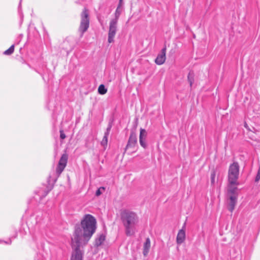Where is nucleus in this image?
Masks as SVG:
<instances>
[{"label": "nucleus", "instance_id": "obj_1", "mask_svg": "<svg viewBox=\"0 0 260 260\" xmlns=\"http://www.w3.org/2000/svg\"><path fill=\"white\" fill-rule=\"evenodd\" d=\"M96 221L90 214H86L81 221L80 225H76L72 238L73 252L71 260H82L83 251L81 248L86 245L95 232Z\"/></svg>", "mask_w": 260, "mask_h": 260}, {"label": "nucleus", "instance_id": "obj_2", "mask_svg": "<svg viewBox=\"0 0 260 260\" xmlns=\"http://www.w3.org/2000/svg\"><path fill=\"white\" fill-rule=\"evenodd\" d=\"M120 215L125 234L127 236L133 235L135 232V226L139 221L138 215L134 212L127 210L122 211Z\"/></svg>", "mask_w": 260, "mask_h": 260}, {"label": "nucleus", "instance_id": "obj_3", "mask_svg": "<svg viewBox=\"0 0 260 260\" xmlns=\"http://www.w3.org/2000/svg\"><path fill=\"white\" fill-rule=\"evenodd\" d=\"M240 167L237 162H234L229 168V183L231 185L239 184L237 180L239 178Z\"/></svg>", "mask_w": 260, "mask_h": 260}, {"label": "nucleus", "instance_id": "obj_4", "mask_svg": "<svg viewBox=\"0 0 260 260\" xmlns=\"http://www.w3.org/2000/svg\"><path fill=\"white\" fill-rule=\"evenodd\" d=\"M81 20L79 31L81 34V36L88 29L89 25V18L87 10L84 8L81 14Z\"/></svg>", "mask_w": 260, "mask_h": 260}, {"label": "nucleus", "instance_id": "obj_5", "mask_svg": "<svg viewBox=\"0 0 260 260\" xmlns=\"http://www.w3.org/2000/svg\"><path fill=\"white\" fill-rule=\"evenodd\" d=\"M137 138L136 134L134 132H132L125 147L124 153L126 150H129L128 153L131 155L137 151Z\"/></svg>", "mask_w": 260, "mask_h": 260}, {"label": "nucleus", "instance_id": "obj_6", "mask_svg": "<svg viewBox=\"0 0 260 260\" xmlns=\"http://www.w3.org/2000/svg\"><path fill=\"white\" fill-rule=\"evenodd\" d=\"M118 21L111 19L109 23L108 42L111 43L114 42V38L117 31Z\"/></svg>", "mask_w": 260, "mask_h": 260}, {"label": "nucleus", "instance_id": "obj_7", "mask_svg": "<svg viewBox=\"0 0 260 260\" xmlns=\"http://www.w3.org/2000/svg\"><path fill=\"white\" fill-rule=\"evenodd\" d=\"M237 188L234 187L232 189H229V194L231 193L232 194L229 197V210L232 212L237 202V193L236 192Z\"/></svg>", "mask_w": 260, "mask_h": 260}, {"label": "nucleus", "instance_id": "obj_8", "mask_svg": "<svg viewBox=\"0 0 260 260\" xmlns=\"http://www.w3.org/2000/svg\"><path fill=\"white\" fill-rule=\"evenodd\" d=\"M68 155L67 153L63 154L58 164L56 169V172L58 177L66 168L68 161Z\"/></svg>", "mask_w": 260, "mask_h": 260}, {"label": "nucleus", "instance_id": "obj_9", "mask_svg": "<svg viewBox=\"0 0 260 260\" xmlns=\"http://www.w3.org/2000/svg\"><path fill=\"white\" fill-rule=\"evenodd\" d=\"M166 48L164 47L162 49L161 53L158 54L157 57L155 59V62L158 65L162 64L166 59Z\"/></svg>", "mask_w": 260, "mask_h": 260}, {"label": "nucleus", "instance_id": "obj_10", "mask_svg": "<svg viewBox=\"0 0 260 260\" xmlns=\"http://www.w3.org/2000/svg\"><path fill=\"white\" fill-rule=\"evenodd\" d=\"M147 133L145 129L141 128L140 129L139 141L141 146L143 147L144 148H146L147 147V144L145 142L146 138L147 137Z\"/></svg>", "mask_w": 260, "mask_h": 260}, {"label": "nucleus", "instance_id": "obj_11", "mask_svg": "<svg viewBox=\"0 0 260 260\" xmlns=\"http://www.w3.org/2000/svg\"><path fill=\"white\" fill-rule=\"evenodd\" d=\"M185 239V232L184 229H182L180 230L178 233L176 238V242L178 244L180 245L184 241Z\"/></svg>", "mask_w": 260, "mask_h": 260}, {"label": "nucleus", "instance_id": "obj_12", "mask_svg": "<svg viewBox=\"0 0 260 260\" xmlns=\"http://www.w3.org/2000/svg\"><path fill=\"white\" fill-rule=\"evenodd\" d=\"M112 128V124L109 123L107 129L106 131L105 132L104 136L103 138V140L101 141V145L103 146H106L107 145L108 143V137L109 135L111 129Z\"/></svg>", "mask_w": 260, "mask_h": 260}, {"label": "nucleus", "instance_id": "obj_13", "mask_svg": "<svg viewBox=\"0 0 260 260\" xmlns=\"http://www.w3.org/2000/svg\"><path fill=\"white\" fill-rule=\"evenodd\" d=\"M150 245H151L150 240L149 238H147L146 239V241H145V242L144 244V246H143V253L144 256H146L148 254V252L149 251V249L150 248Z\"/></svg>", "mask_w": 260, "mask_h": 260}, {"label": "nucleus", "instance_id": "obj_14", "mask_svg": "<svg viewBox=\"0 0 260 260\" xmlns=\"http://www.w3.org/2000/svg\"><path fill=\"white\" fill-rule=\"evenodd\" d=\"M121 2H120L119 1V5L116 8V10L115 14H114L115 17H114V18L112 19V20H116V21L118 20V19H119L120 15L121 14V12L122 11V8L121 7Z\"/></svg>", "mask_w": 260, "mask_h": 260}, {"label": "nucleus", "instance_id": "obj_15", "mask_svg": "<svg viewBox=\"0 0 260 260\" xmlns=\"http://www.w3.org/2000/svg\"><path fill=\"white\" fill-rule=\"evenodd\" d=\"M105 240V236L104 234L100 235L95 240L94 246L98 247L101 245Z\"/></svg>", "mask_w": 260, "mask_h": 260}, {"label": "nucleus", "instance_id": "obj_16", "mask_svg": "<svg viewBox=\"0 0 260 260\" xmlns=\"http://www.w3.org/2000/svg\"><path fill=\"white\" fill-rule=\"evenodd\" d=\"M194 73L192 71H190L187 76V80L189 83L190 86L191 87L194 82Z\"/></svg>", "mask_w": 260, "mask_h": 260}, {"label": "nucleus", "instance_id": "obj_17", "mask_svg": "<svg viewBox=\"0 0 260 260\" xmlns=\"http://www.w3.org/2000/svg\"><path fill=\"white\" fill-rule=\"evenodd\" d=\"M107 91V89L105 88V86L103 84H101L98 88V92L101 94H104Z\"/></svg>", "mask_w": 260, "mask_h": 260}, {"label": "nucleus", "instance_id": "obj_18", "mask_svg": "<svg viewBox=\"0 0 260 260\" xmlns=\"http://www.w3.org/2000/svg\"><path fill=\"white\" fill-rule=\"evenodd\" d=\"M14 51V45H12L8 49L6 50L4 54L6 55L12 54Z\"/></svg>", "mask_w": 260, "mask_h": 260}, {"label": "nucleus", "instance_id": "obj_19", "mask_svg": "<svg viewBox=\"0 0 260 260\" xmlns=\"http://www.w3.org/2000/svg\"><path fill=\"white\" fill-rule=\"evenodd\" d=\"M215 175L216 174L215 171H212L211 174V182L212 184H213L215 182Z\"/></svg>", "mask_w": 260, "mask_h": 260}, {"label": "nucleus", "instance_id": "obj_20", "mask_svg": "<svg viewBox=\"0 0 260 260\" xmlns=\"http://www.w3.org/2000/svg\"><path fill=\"white\" fill-rule=\"evenodd\" d=\"M259 180H260V166L258 168L257 173V174H256V177L255 179V181L258 182V181H259Z\"/></svg>", "mask_w": 260, "mask_h": 260}, {"label": "nucleus", "instance_id": "obj_21", "mask_svg": "<svg viewBox=\"0 0 260 260\" xmlns=\"http://www.w3.org/2000/svg\"><path fill=\"white\" fill-rule=\"evenodd\" d=\"M101 190H105V188L104 187H101L100 188H99L96 191V192H95V195L96 196H99L100 195H101L102 194Z\"/></svg>", "mask_w": 260, "mask_h": 260}, {"label": "nucleus", "instance_id": "obj_22", "mask_svg": "<svg viewBox=\"0 0 260 260\" xmlns=\"http://www.w3.org/2000/svg\"><path fill=\"white\" fill-rule=\"evenodd\" d=\"M66 135L63 133V131L62 130L60 131V137L61 139H64L66 138Z\"/></svg>", "mask_w": 260, "mask_h": 260}, {"label": "nucleus", "instance_id": "obj_23", "mask_svg": "<svg viewBox=\"0 0 260 260\" xmlns=\"http://www.w3.org/2000/svg\"><path fill=\"white\" fill-rule=\"evenodd\" d=\"M244 126L246 128H247V129L249 130V128H248V126L247 124V123L245 122V124H244Z\"/></svg>", "mask_w": 260, "mask_h": 260}, {"label": "nucleus", "instance_id": "obj_24", "mask_svg": "<svg viewBox=\"0 0 260 260\" xmlns=\"http://www.w3.org/2000/svg\"><path fill=\"white\" fill-rule=\"evenodd\" d=\"M6 244H10L11 243V241L10 240V242H5Z\"/></svg>", "mask_w": 260, "mask_h": 260}, {"label": "nucleus", "instance_id": "obj_25", "mask_svg": "<svg viewBox=\"0 0 260 260\" xmlns=\"http://www.w3.org/2000/svg\"><path fill=\"white\" fill-rule=\"evenodd\" d=\"M122 0H120V2H122Z\"/></svg>", "mask_w": 260, "mask_h": 260}]
</instances>
